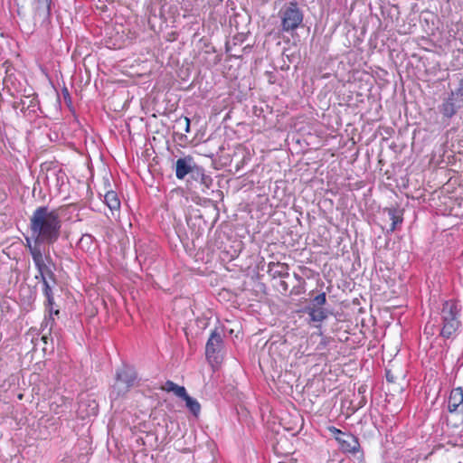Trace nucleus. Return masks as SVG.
I'll return each instance as SVG.
<instances>
[{
	"label": "nucleus",
	"instance_id": "nucleus-1",
	"mask_svg": "<svg viewBox=\"0 0 463 463\" xmlns=\"http://www.w3.org/2000/svg\"><path fill=\"white\" fill-rule=\"evenodd\" d=\"M61 228L58 212L48 206L36 208L30 218V230L36 243L53 244L60 237Z\"/></svg>",
	"mask_w": 463,
	"mask_h": 463
},
{
	"label": "nucleus",
	"instance_id": "nucleus-2",
	"mask_svg": "<svg viewBox=\"0 0 463 463\" xmlns=\"http://www.w3.org/2000/svg\"><path fill=\"white\" fill-rule=\"evenodd\" d=\"M461 306L457 300H448L442 304L440 311L442 326L439 329V335L449 339L452 337L460 326L458 319Z\"/></svg>",
	"mask_w": 463,
	"mask_h": 463
},
{
	"label": "nucleus",
	"instance_id": "nucleus-3",
	"mask_svg": "<svg viewBox=\"0 0 463 463\" xmlns=\"http://www.w3.org/2000/svg\"><path fill=\"white\" fill-rule=\"evenodd\" d=\"M137 381V373L131 365L123 364L116 369L115 381L111 386L109 397L117 400L126 395Z\"/></svg>",
	"mask_w": 463,
	"mask_h": 463
},
{
	"label": "nucleus",
	"instance_id": "nucleus-4",
	"mask_svg": "<svg viewBox=\"0 0 463 463\" xmlns=\"http://www.w3.org/2000/svg\"><path fill=\"white\" fill-rule=\"evenodd\" d=\"M281 27L284 32L296 30L303 22V12L296 2H290L282 7L279 13Z\"/></svg>",
	"mask_w": 463,
	"mask_h": 463
},
{
	"label": "nucleus",
	"instance_id": "nucleus-5",
	"mask_svg": "<svg viewBox=\"0 0 463 463\" xmlns=\"http://www.w3.org/2000/svg\"><path fill=\"white\" fill-rule=\"evenodd\" d=\"M326 303V294L319 293L310 298L309 304L305 307L303 311L309 316L311 322L321 323L333 314L329 309L324 307Z\"/></svg>",
	"mask_w": 463,
	"mask_h": 463
},
{
	"label": "nucleus",
	"instance_id": "nucleus-6",
	"mask_svg": "<svg viewBox=\"0 0 463 463\" xmlns=\"http://www.w3.org/2000/svg\"><path fill=\"white\" fill-rule=\"evenodd\" d=\"M461 108H463V101L459 99L454 90H451L446 98L442 99L441 103L438 106V110L444 120H450Z\"/></svg>",
	"mask_w": 463,
	"mask_h": 463
},
{
	"label": "nucleus",
	"instance_id": "nucleus-7",
	"mask_svg": "<svg viewBox=\"0 0 463 463\" xmlns=\"http://www.w3.org/2000/svg\"><path fill=\"white\" fill-rule=\"evenodd\" d=\"M223 348L222 330L215 328L212 331L205 345V356L209 363H218L220 353Z\"/></svg>",
	"mask_w": 463,
	"mask_h": 463
},
{
	"label": "nucleus",
	"instance_id": "nucleus-8",
	"mask_svg": "<svg viewBox=\"0 0 463 463\" xmlns=\"http://www.w3.org/2000/svg\"><path fill=\"white\" fill-rule=\"evenodd\" d=\"M43 292L44 297L46 298L44 306L45 310L48 312V317H45L44 321L42 323V327L43 331L50 325V327L48 329V332L50 334L54 324V318L52 317V305H54V298L52 288L50 284V281H44V283H43Z\"/></svg>",
	"mask_w": 463,
	"mask_h": 463
},
{
	"label": "nucleus",
	"instance_id": "nucleus-9",
	"mask_svg": "<svg viewBox=\"0 0 463 463\" xmlns=\"http://www.w3.org/2000/svg\"><path fill=\"white\" fill-rule=\"evenodd\" d=\"M32 258L39 274H43L53 284H57L56 276L52 269L44 262L42 250H32Z\"/></svg>",
	"mask_w": 463,
	"mask_h": 463
},
{
	"label": "nucleus",
	"instance_id": "nucleus-10",
	"mask_svg": "<svg viewBox=\"0 0 463 463\" xmlns=\"http://www.w3.org/2000/svg\"><path fill=\"white\" fill-rule=\"evenodd\" d=\"M335 440L344 453L355 454L361 449L359 439L350 432L344 434L342 437H335Z\"/></svg>",
	"mask_w": 463,
	"mask_h": 463
},
{
	"label": "nucleus",
	"instance_id": "nucleus-11",
	"mask_svg": "<svg viewBox=\"0 0 463 463\" xmlns=\"http://www.w3.org/2000/svg\"><path fill=\"white\" fill-rule=\"evenodd\" d=\"M196 163L190 155L180 157L175 162V176L179 180H183L187 175H191Z\"/></svg>",
	"mask_w": 463,
	"mask_h": 463
},
{
	"label": "nucleus",
	"instance_id": "nucleus-12",
	"mask_svg": "<svg viewBox=\"0 0 463 463\" xmlns=\"http://www.w3.org/2000/svg\"><path fill=\"white\" fill-rule=\"evenodd\" d=\"M383 214H386L388 219L392 221L390 227L387 229V233L393 232L399 224L403 222V209L399 207L391 206L383 209Z\"/></svg>",
	"mask_w": 463,
	"mask_h": 463
},
{
	"label": "nucleus",
	"instance_id": "nucleus-13",
	"mask_svg": "<svg viewBox=\"0 0 463 463\" xmlns=\"http://www.w3.org/2000/svg\"><path fill=\"white\" fill-rule=\"evenodd\" d=\"M190 176L200 184L203 192L213 185V178L206 175L204 169L198 165L194 168Z\"/></svg>",
	"mask_w": 463,
	"mask_h": 463
},
{
	"label": "nucleus",
	"instance_id": "nucleus-14",
	"mask_svg": "<svg viewBox=\"0 0 463 463\" xmlns=\"http://www.w3.org/2000/svg\"><path fill=\"white\" fill-rule=\"evenodd\" d=\"M463 403V389L461 387L454 388L449 394L448 409L449 412L457 411L460 404Z\"/></svg>",
	"mask_w": 463,
	"mask_h": 463
},
{
	"label": "nucleus",
	"instance_id": "nucleus-15",
	"mask_svg": "<svg viewBox=\"0 0 463 463\" xmlns=\"http://www.w3.org/2000/svg\"><path fill=\"white\" fill-rule=\"evenodd\" d=\"M39 102L36 99L33 98L30 99V97H25V99H20L18 102L14 103V109H19L23 113H35L36 109L38 108Z\"/></svg>",
	"mask_w": 463,
	"mask_h": 463
},
{
	"label": "nucleus",
	"instance_id": "nucleus-16",
	"mask_svg": "<svg viewBox=\"0 0 463 463\" xmlns=\"http://www.w3.org/2000/svg\"><path fill=\"white\" fill-rule=\"evenodd\" d=\"M35 15L43 17L44 20L50 19L52 15V0H35Z\"/></svg>",
	"mask_w": 463,
	"mask_h": 463
},
{
	"label": "nucleus",
	"instance_id": "nucleus-17",
	"mask_svg": "<svg viewBox=\"0 0 463 463\" xmlns=\"http://www.w3.org/2000/svg\"><path fill=\"white\" fill-rule=\"evenodd\" d=\"M104 203L112 212L118 211L120 208V200L118 196V194L112 190L106 192L104 195Z\"/></svg>",
	"mask_w": 463,
	"mask_h": 463
},
{
	"label": "nucleus",
	"instance_id": "nucleus-18",
	"mask_svg": "<svg viewBox=\"0 0 463 463\" xmlns=\"http://www.w3.org/2000/svg\"><path fill=\"white\" fill-rule=\"evenodd\" d=\"M183 400L185 402V406L190 411V412L195 418H198L201 411V404L198 402V401L188 394Z\"/></svg>",
	"mask_w": 463,
	"mask_h": 463
},
{
	"label": "nucleus",
	"instance_id": "nucleus-19",
	"mask_svg": "<svg viewBox=\"0 0 463 463\" xmlns=\"http://www.w3.org/2000/svg\"><path fill=\"white\" fill-rule=\"evenodd\" d=\"M269 271L272 272L273 277L288 278L289 276L288 265L286 263L273 264V268L269 266Z\"/></svg>",
	"mask_w": 463,
	"mask_h": 463
},
{
	"label": "nucleus",
	"instance_id": "nucleus-20",
	"mask_svg": "<svg viewBox=\"0 0 463 463\" xmlns=\"http://www.w3.org/2000/svg\"><path fill=\"white\" fill-rule=\"evenodd\" d=\"M92 242L93 237L90 234H83L79 241L80 247L86 246L88 249L92 244Z\"/></svg>",
	"mask_w": 463,
	"mask_h": 463
},
{
	"label": "nucleus",
	"instance_id": "nucleus-21",
	"mask_svg": "<svg viewBox=\"0 0 463 463\" xmlns=\"http://www.w3.org/2000/svg\"><path fill=\"white\" fill-rule=\"evenodd\" d=\"M171 392H174L177 397L184 399L188 394L184 386L175 384Z\"/></svg>",
	"mask_w": 463,
	"mask_h": 463
},
{
	"label": "nucleus",
	"instance_id": "nucleus-22",
	"mask_svg": "<svg viewBox=\"0 0 463 463\" xmlns=\"http://www.w3.org/2000/svg\"><path fill=\"white\" fill-rule=\"evenodd\" d=\"M455 94L463 101V77L459 80L458 87L454 90Z\"/></svg>",
	"mask_w": 463,
	"mask_h": 463
},
{
	"label": "nucleus",
	"instance_id": "nucleus-23",
	"mask_svg": "<svg viewBox=\"0 0 463 463\" xmlns=\"http://www.w3.org/2000/svg\"><path fill=\"white\" fill-rule=\"evenodd\" d=\"M278 288H279V290L281 294H287V292L288 291V284L287 283V281L283 280V279H280L279 281V284H278Z\"/></svg>",
	"mask_w": 463,
	"mask_h": 463
},
{
	"label": "nucleus",
	"instance_id": "nucleus-24",
	"mask_svg": "<svg viewBox=\"0 0 463 463\" xmlns=\"http://www.w3.org/2000/svg\"><path fill=\"white\" fill-rule=\"evenodd\" d=\"M176 383L173 381L167 380L162 386V390L167 392H171Z\"/></svg>",
	"mask_w": 463,
	"mask_h": 463
},
{
	"label": "nucleus",
	"instance_id": "nucleus-25",
	"mask_svg": "<svg viewBox=\"0 0 463 463\" xmlns=\"http://www.w3.org/2000/svg\"><path fill=\"white\" fill-rule=\"evenodd\" d=\"M328 430L334 435V437H342L344 434H346L347 432H344L342 431L341 430L334 427V426H330L328 428Z\"/></svg>",
	"mask_w": 463,
	"mask_h": 463
},
{
	"label": "nucleus",
	"instance_id": "nucleus-26",
	"mask_svg": "<svg viewBox=\"0 0 463 463\" xmlns=\"http://www.w3.org/2000/svg\"><path fill=\"white\" fill-rule=\"evenodd\" d=\"M41 244L42 243H36L34 241V244L32 245L31 240L29 238H26V247L29 249V251H30L31 254H32V250H33L34 248L36 250H41V247H40Z\"/></svg>",
	"mask_w": 463,
	"mask_h": 463
},
{
	"label": "nucleus",
	"instance_id": "nucleus-27",
	"mask_svg": "<svg viewBox=\"0 0 463 463\" xmlns=\"http://www.w3.org/2000/svg\"><path fill=\"white\" fill-rule=\"evenodd\" d=\"M266 76L269 83L274 84L276 82V74L273 71H266Z\"/></svg>",
	"mask_w": 463,
	"mask_h": 463
},
{
	"label": "nucleus",
	"instance_id": "nucleus-28",
	"mask_svg": "<svg viewBox=\"0 0 463 463\" xmlns=\"http://www.w3.org/2000/svg\"><path fill=\"white\" fill-rule=\"evenodd\" d=\"M62 95H63L64 100L66 102H71V96H70V93H69V90H67V88H64L62 90Z\"/></svg>",
	"mask_w": 463,
	"mask_h": 463
},
{
	"label": "nucleus",
	"instance_id": "nucleus-29",
	"mask_svg": "<svg viewBox=\"0 0 463 463\" xmlns=\"http://www.w3.org/2000/svg\"><path fill=\"white\" fill-rule=\"evenodd\" d=\"M157 18L156 14H155L153 11H151L149 17H148V23L151 24V27H153V23Z\"/></svg>",
	"mask_w": 463,
	"mask_h": 463
},
{
	"label": "nucleus",
	"instance_id": "nucleus-30",
	"mask_svg": "<svg viewBox=\"0 0 463 463\" xmlns=\"http://www.w3.org/2000/svg\"><path fill=\"white\" fill-rule=\"evenodd\" d=\"M184 124H185V126H184V132L185 133H189L190 132V124H191L190 118L185 117L184 118Z\"/></svg>",
	"mask_w": 463,
	"mask_h": 463
},
{
	"label": "nucleus",
	"instance_id": "nucleus-31",
	"mask_svg": "<svg viewBox=\"0 0 463 463\" xmlns=\"http://www.w3.org/2000/svg\"><path fill=\"white\" fill-rule=\"evenodd\" d=\"M234 44H237L238 43H242L244 41V35L243 34H238L233 37Z\"/></svg>",
	"mask_w": 463,
	"mask_h": 463
},
{
	"label": "nucleus",
	"instance_id": "nucleus-32",
	"mask_svg": "<svg viewBox=\"0 0 463 463\" xmlns=\"http://www.w3.org/2000/svg\"><path fill=\"white\" fill-rule=\"evenodd\" d=\"M35 279H40L42 281V283H44V281H50L46 276H44L43 274H39L35 276Z\"/></svg>",
	"mask_w": 463,
	"mask_h": 463
},
{
	"label": "nucleus",
	"instance_id": "nucleus-33",
	"mask_svg": "<svg viewBox=\"0 0 463 463\" xmlns=\"http://www.w3.org/2000/svg\"><path fill=\"white\" fill-rule=\"evenodd\" d=\"M433 327H434V326H429V324H427V325L425 326V329H424L425 333H428V334H431V335H433V334H434V333H433V330H432V329H433Z\"/></svg>",
	"mask_w": 463,
	"mask_h": 463
},
{
	"label": "nucleus",
	"instance_id": "nucleus-34",
	"mask_svg": "<svg viewBox=\"0 0 463 463\" xmlns=\"http://www.w3.org/2000/svg\"><path fill=\"white\" fill-rule=\"evenodd\" d=\"M386 380L391 383L394 382V377L390 371H386Z\"/></svg>",
	"mask_w": 463,
	"mask_h": 463
},
{
	"label": "nucleus",
	"instance_id": "nucleus-35",
	"mask_svg": "<svg viewBox=\"0 0 463 463\" xmlns=\"http://www.w3.org/2000/svg\"><path fill=\"white\" fill-rule=\"evenodd\" d=\"M294 277H295V278H296V279H298L300 283H303V284L305 283L304 279H303L300 275H298V274L295 273V274H294Z\"/></svg>",
	"mask_w": 463,
	"mask_h": 463
},
{
	"label": "nucleus",
	"instance_id": "nucleus-36",
	"mask_svg": "<svg viewBox=\"0 0 463 463\" xmlns=\"http://www.w3.org/2000/svg\"><path fill=\"white\" fill-rule=\"evenodd\" d=\"M159 17H160V19L162 20L163 23H165L166 21V19L165 17V14H164V12H163L162 9H160Z\"/></svg>",
	"mask_w": 463,
	"mask_h": 463
},
{
	"label": "nucleus",
	"instance_id": "nucleus-37",
	"mask_svg": "<svg viewBox=\"0 0 463 463\" xmlns=\"http://www.w3.org/2000/svg\"><path fill=\"white\" fill-rule=\"evenodd\" d=\"M301 291H302V288H301V289H299V288H297V289H296V288H294L290 291V294H296V295H298V294H300V293H301Z\"/></svg>",
	"mask_w": 463,
	"mask_h": 463
},
{
	"label": "nucleus",
	"instance_id": "nucleus-38",
	"mask_svg": "<svg viewBox=\"0 0 463 463\" xmlns=\"http://www.w3.org/2000/svg\"><path fill=\"white\" fill-rule=\"evenodd\" d=\"M366 403V400L364 396H362L361 401L359 402V407H363Z\"/></svg>",
	"mask_w": 463,
	"mask_h": 463
},
{
	"label": "nucleus",
	"instance_id": "nucleus-39",
	"mask_svg": "<svg viewBox=\"0 0 463 463\" xmlns=\"http://www.w3.org/2000/svg\"><path fill=\"white\" fill-rule=\"evenodd\" d=\"M364 392H365V387L364 386H360L359 389H358V393L359 394H363Z\"/></svg>",
	"mask_w": 463,
	"mask_h": 463
},
{
	"label": "nucleus",
	"instance_id": "nucleus-40",
	"mask_svg": "<svg viewBox=\"0 0 463 463\" xmlns=\"http://www.w3.org/2000/svg\"><path fill=\"white\" fill-rule=\"evenodd\" d=\"M42 340H43V342L44 344H47L48 336H47L46 335H43L42 336Z\"/></svg>",
	"mask_w": 463,
	"mask_h": 463
},
{
	"label": "nucleus",
	"instance_id": "nucleus-41",
	"mask_svg": "<svg viewBox=\"0 0 463 463\" xmlns=\"http://www.w3.org/2000/svg\"><path fill=\"white\" fill-rule=\"evenodd\" d=\"M59 314H60V310L54 309V307H52V315H59Z\"/></svg>",
	"mask_w": 463,
	"mask_h": 463
},
{
	"label": "nucleus",
	"instance_id": "nucleus-42",
	"mask_svg": "<svg viewBox=\"0 0 463 463\" xmlns=\"http://www.w3.org/2000/svg\"><path fill=\"white\" fill-rule=\"evenodd\" d=\"M181 122H182V119H181V118H179V119H177V120H176V123H177V124H180Z\"/></svg>",
	"mask_w": 463,
	"mask_h": 463
},
{
	"label": "nucleus",
	"instance_id": "nucleus-43",
	"mask_svg": "<svg viewBox=\"0 0 463 463\" xmlns=\"http://www.w3.org/2000/svg\"><path fill=\"white\" fill-rule=\"evenodd\" d=\"M106 184H107L109 186H110V183H109V181L108 179L106 180Z\"/></svg>",
	"mask_w": 463,
	"mask_h": 463
}]
</instances>
